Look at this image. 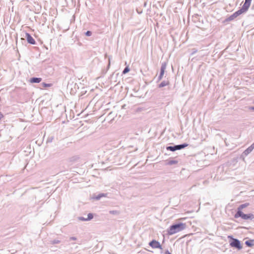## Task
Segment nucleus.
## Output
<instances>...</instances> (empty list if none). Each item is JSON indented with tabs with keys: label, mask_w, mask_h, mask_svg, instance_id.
<instances>
[{
	"label": "nucleus",
	"mask_w": 254,
	"mask_h": 254,
	"mask_svg": "<svg viewBox=\"0 0 254 254\" xmlns=\"http://www.w3.org/2000/svg\"><path fill=\"white\" fill-rule=\"evenodd\" d=\"M186 227V224L182 222L173 224L167 229V235H173L185 229Z\"/></svg>",
	"instance_id": "f257e3e1"
},
{
	"label": "nucleus",
	"mask_w": 254,
	"mask_h": 254,
	"mask_svg": "<svg viewBox=\"0 0 254 254\" xmlns=\"http://www.w3.org/2000/svg\"><path fill=\"white\" fill-rule=\"evenodd\" d=\"M228 238L231 239V241L230 242V245L231 247L236 248L239 250L242 249V246L240 240L234 238L232 236H229Z\"/></svg>",
	"instance_id": "f03ea898"
},
{
	"label": "nucleus",
	"mask_w": 254,
	"mask_h": 254,
	"mask_svg": "<svg viewBox=\"0 0 254 254\" xmlns=\"http://www.w3.org/2000/svg\"><path fill=\"white\" fill-rule=\"evenodd\" d=\"M235 218H242L244 220H253L254 219V215L252 213L244 214L243 212H236L234 215Z\"/></svg>",
	"instance_id": "7ed1b4c3"
},
{
	"label": "nucleus",
	"mask_w": 254,
	"mask_h": 254,
	"mask_svg": "<svg viewBox=\"0 0 254 254\" xmlns=\"http://www.w3.org/2000/svg\"><path fill=\"white\" fill-rule=\"evenodd\" d=\"M189 145L188 143H184L181 144L175 145L174 146H169L166 147L167 150L174 152L176 150L182 149Z\"/></svg>",
	"instance_id": "20e7f679"
},
{
	"label": "nucleus",
	"mask_w": 254,
	"mask_h": 254,
	"mask_svg": "<svg viewBox=\"0 0 254 254\" xmlns=\"http://www.w3.org/2000/svg\"><path fill=\"white\" fill-rule=\"evenodd\" d=\"M167 66V63L166 62H164L162 63L161 68H160V74L158 77V81L161 80L162 79L163 76L164 74L165 70Z\"/></svg>",
	"instance_id": "39448f33"
},
{
	"label": "nucleus",
	"mask_w": 254,
	"mask_h": 254,
	"mask_svg": "<svg viewBox=\"0 0 254 254\" xmlns=\"http://www.w3.org/2000/svg\"><path fill=\"white\" fill-rule=\"evenodd\" d=\"M149 245L153 249H162L160 243L155 240L150 241L149 243Z\"/></svg>",
	"instance_id": "423d86ee"
},
{
	"label": "nucleus",
	"mask_w": 254,
	"mask_h": 254,
	"mask_svg": "<svg viewBox=\"0 0 254 254\" xmlns=\"http://www.w3.org/2000/svg\"><path fill=\"white\" fill-rule=\"evenodd\" d=\"M252 0H245L244 4L241 8L245 12H246L249 9Z\"/></svg>",
	"instance_id": "0eeeda50"
},
{
	"label": "nucleus",
	"mask_w": 254,
	"mask_h": 254,
	"mask_svg": "<svg viewBox=\"0 0 254 254\" xmlns=\"http://www.w3.org/2000/svg\"><path fill=\"white\" fill-rule=\"evenodd\" d=\"M25 38H26L28 43H29V44H31L32 45L35 44V43H36L35 40L31 36V35L29 33H26Z\"/></svg>",
	"instance_id": "6e6552de"
},
{
	"label": "nucleus",
	"mask_w": 254,
	"mask_h": 254,
	"mask_svg": "<svg viewBox=\"0 0 254 254\" xmlns=\"http://www.w3.org/2000/svg\"><path fill=\"white\" fill-rule=\"evenodd\" d=\"M249 203H244V204H241L237 208V211L236 212H242V210L246 207H247V206H248L249 205Z\"/></svg>",
	"instance_id": "1a4fd4ad"
},
{
	"label": "nucleus",
	"mask_w": 254,
	"mask_h": 254,
	"mask_svg": "<svg viewBox=\"0 0 254 254\" xmlns=\"http://www.w3.org/2000/svg\"><path fill=\"white\" fill-rule=\"evenodd\" d=\"M93 218V215L92 213H89L88 214V217L85 218L84 217H79V220L82 221H88L91 220Z\"/></svg>",
	"instance_id": "9d476101"
},
{
	"label": "nucleus",
	"mask_w": 254,
	"mask_h": 254,
	"mask_svg": "<svg viewBox=\"0 0 254 254\" xmlns=\"http://www.w3.org/2000/svg\"><path fill=\"white\" fill-rule=\"evenodd\" d=\"M42 81L41 78L33 77L30 78V81L31 83H39Z\"/></svg>",
	"instance_id": "9b49d317"
},
{
	"label": "nucleus",
	"mask_w": 254,
	"mask_h": 254,
	"mask_svg": "<svg viewBox=\"0 0 254 254\" xmlns=\"http://www.w3.org/2000/svg\"><path fill=\"white\" fill-rule=\"evenodd\" d=\"M245 244L249 247H252L254 245V240H249L245 242Z\"/></svg>",
	"instance_id": "f8f14e48"
},
{
	"label": "nucleus",
	"mask_w": 254,
	"mask_h": 254,
	"mask_svg": "<svg viewBox=\"0 0 254 254\" xmlns=\"http://www.w3.org/2000/svg\"><path fill=\"white\" fill-rule=\"evenodd\" d=\"M236 17H237L235 15V14L233 13L232 15H231L230 16H229L228 17H227L226 19H225L224 22L232 21V20H234V19H235Z\"/></svg>",
	"instance_id": "ddd939ff"
},
{
	"label": "nucleus",
	"mask_w": 254,
	"mask_h": 254,
	"mask_svg": "<svg viewBox=\"0 0 254 254\" xmlns=\"http://www.w3.org/2000/svg\"><path fill=\"white\" fill-rule=\"evenodd\" d=\"M169 84V82L168 81L164 80V81H162L158 85V87L159 88H162V87H164L165 86L168 85Z\"/></svg>",
	"instance_id": "4468645a"
},
{
	"label": "nucleus",
	"mask_w": 254,
	"mask_h": 254,
	"mask_svg": "<svg viewBox=\"0 0 254 254\" xmlns=\"http://www.w3.org/2000/svg\"><path fill=\"white\" fill-rule=\"evenodd\" d=\"M178 161L175 160H167L166 164L168 165H172L178 163Z\"/></svg>",
	"instance_id": "2eb2a0df"
},
{
	"label": "nucleus",
	"mask_w": 254,
	"mask_h": 254,
	"mask_svg": "<svg viewBox=\"0 0 254 254\" xmlns=\"http://www.w3.org/2000/svg\"><path fill=\"white\" fill-rule=\"evenodd\" d=\"M253 151V150L251 149V148L250 147V146L247 148L243 152V154L245 155V156H247L248 154H249L252 151Z\"/></svg>",
	"instance_id": "dca6fc26"
},
{
	"label": "nucleus",
	"mask_w": 254,
	"mask_h": 254,
	"mask_svg": "<svg viewBox=\"0 0 254 254\" xmlns=\"http://www.w3.org/2000/svg\"><path fill=\"white\" fill-rule=\"evenodd\" d=\"M245 12L242 8H240L239 10H237V11L235 12L234 13L236 15V16L237 17L238 16L242 14L243 13Z\"/></svg>",
	"instance_id": "f3484780"
},
{
	"label": "nucleus",
	"mask_w": 254,
	"mask_h": 254,
	"mask_svg": "<svg viewBox=\"0 0 254 254\" xmlns=\"http://www.w3.org/2000/svg\"><path fill=\"white\" fill-rule=\"evenodd\" d=\"M42 86H43V87L44 88L49 87H51L52 86V84H51V83H46L43 82L42 83Z\"/></svg>",
	"instance_id": "a211bd4d"
},
{
	"label": "nucleus",
	"mask_w": 254,
	"mask_h": 254,
	"mask_svg": "<svg viewBox=\"0 0 254 254\" xmlns=\"http://www.w3.org/2000/svg\"><path fill=\"white\" fill-rule=\"evenodd\" d=\"M129 71V68L128 66H126L123 71V74H126Z\"/></svg>",
	"instance_id": "6ab92c4d"
},
{
	"label": "nucleus",
	"mask_w": 254,
	"mask_h": 254,
	"mask_svg": "<svg viewBox=\"0 0 254 254\" xmlns=\"http://www.w3.org/2000/svg\"><path fill=\"white\" fill-rule=\"evenodd\" d=\"M60 243V241L58 240H54L51 241V243L52 244H59Z\"/></svg>",
	"instance_id": "aec40b11"
},
{
	"label": "nucleus",
	"mask_w": 254,
	"mask_h": 254,
	"mask_svg": "<svg viewBox=\"0 0 254 254\" xmlns=\"http://www.w3.org/2000/svg\"><path fill=\"white\" fill-rule=\"evenodd\" d=\"M191 51H192V52L190 54L191 56L193 55L194 54H195L197 52V50L196 49H192L191 50Z\"/></svg>",
	"instance_id": "412c9836"
},
{
	"label": "nucleus",
	"mask_w": 254,
	"mask_h": 254,
	"mask_svg": "<svg viewBox=\"0 0 254 254\" xmlns=\"http://www.w3.org/2000/svg\"><path fill=\"white\" fill-rule=\"evenodd\" d=\"M85 35L87 36H90L91 35H92V33L91 31H87L86 33H85Z\"/></svg>",
	"instance_id": "4be33fe9"
},
{
	"label": "nucleus",
	"mask_w": 254,
	"mask_h": 254,
	"mask_svg": "<svg viewBox=\"0 0 254 254\" xmlns=\"http://www.w3.org/2000/svg\"><path fill=\"white\" fill-rule=\"evenodd\" d=\"M119 213V211L116 210H112V215H116Z\"/></svg>",
	"instance_id": "5701e85b"
},
{
	"label": "nucleus",
	"mask_w": 254,
	"mask_h": 254,
	"mask_svg": "<svg viewBox=\"0 0 254 254\" xmlns=\"http://www.w3.org/2000/svg\"><path fill=\"white\" fill-rule=\"evenodd\" d=\"M4 117V116L3 114L0 112V120H1L2 119H3Z\"/></svg>",
	"instance_id": "b1692460"
},
{
	"label": "nucleus",
	"mask_w": 254,
	"mask_h": 254,
	"mask_svg": "<svg viewBox=\"0 0 254 254\" xmlns=\"http://www.w3.org/2000/svg\"><path fill=\"white\" fill-rule=\"evenodd\" d=\"M103 196H104V194H101L99 195L96 198H97V199H99V198H100L101 197H102Z\"/></svg>",
	"instance_id": "393cba45"
},
{
	"label": "nucleus",
	"mask_w": 254,
	"mask_h": 254,
	"mask_svg": "<svg viewBox=\"0 0 254 254\" xmlns=\"http://www.w3.org/2000/svg\"><path fill=\"white\" fill-rule=\"evenodd\" d=\"M165 254H172L168 250H166L165 252Z\"/></svg>",
	"instance_id": "a878e982"
},
{
	"label": "nucleus",
	"mask_w": 254,
	"mask_h": 254,
	"mask_svg": "<svg viewBox=\"0 0 254 254\" xmlns=\"http://www.w3.org/2000/svg\"><path fill=\"white\" fill-rule=\"evenodd\" d=\"M249 109L252 111H254V107H250L249 108Z\"/></svg>",
	"instance_id": "bb28decb"
},
{
	"label": "nucleus",
	"mask_w": 254,
	"mask_h": 254,
	"mask_svg": "<svg viewBox=\"0 0 254 254\" xmlns=\"http://www.w3.org/2000/svg\"><path fill=\"white\" fill-rule=\"evenodd\" d=\"M250 148H251V149L253 150V149H254V146L253 145V144H252L250 146Z\"/></svg>",
	"instance_id": "cd10ccee"
},
{
	"label": "nucleus",
	"mask_w": 254,
	"mask_h": 254,
	"mask_svg": "<svg viewBox=\"0 0 254 254\" xmlns=\"http://www.w3.org/2000/svg\"><path fill=\"white\" fill-rule=\"evenodd\" d=\"M76 239V238L75 237H71L70 238V240H75Z\"/></svg>",
	"instance_id": "c85d7f7f"
},
{
	"label": "nucleus",
	"mask_w": 254,
	"mask_h": 254,
	"mask_svg": "<svg viewBox=\"0 0 254 254\" xmlns=\"http://www.w3.org/2000/svg\"><path fill=\"white\" fill-rule=\"evenodd\" d=\"M117 86H118V84H117L116 85H115L114 86V88H116Z\"/></svg>",
	"instance_id": "c756f323"
},
{
	"label": "nucleus",
	"mask_w": 254,
	"mask_h": 254,
	"mask_svg": "<svg viewBox=\"0 0 254 254\" xmlns=\"http://www.w3.org/2000/svg\"><path fill=\"white\" fill-rule=\"evenodd\" d=\"M253 146H254V142L252 144Z\"/></svg>",
	"instance_id": "7c9ffc66"
}]
</instances>
